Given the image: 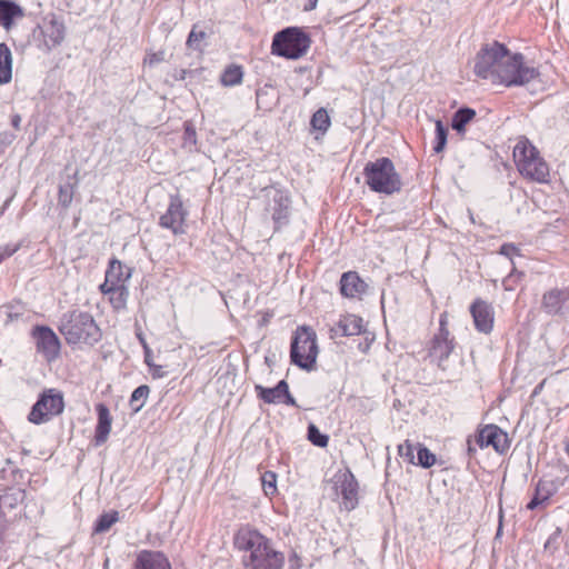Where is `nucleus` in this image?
Masks as SVG:
<instances>
[{
	"mask_svg": "<svg viewBox=\"0 0 569 569\" xmlns=\"http://www.w3.org/2000/svg\"><path fill=\"white\" fill-rule=\"evenodd\" d=\"M523 59L521 53H511L505 44L493 41L477 53L473 70L478 77L507 87L525 86L539 72Z\"/></svg>",
	"mask_w": 569,
	"mask_h": 569,
	"instance_id": "nucleus-1",
	"label": "nucleus"
},
{
	"mask_svg": "<svg viewBox=\"0 0 569 569\" xmlns=\"http://www.w3.org/2000/svg\"><path fill=\"white\" fill-rule=\"evenodd\" d=\"M238 549L248 552L243 563L248 569H282L284 556L277 551L268 538L250 529H241L236 538Z\"/></svg>",
	"mask_w": 569,
	"mask_h": 569,
	"instance_id": "nucleus-2",
	"label": "nucleus"
},
{
	"mask_svg": "<svg viewBox=\"0 0 569 569\" xmlns=\"http://www.w3.org/2000/svg\"><path fill=\"white\" fill-rule=\"evenodd\" d=\"M58 329L68 345L93 346L101 339V330L93 317L79 309L63 313Z\"/></svg>",
	"mask_w": 569,
	"mask_h": 569,
	"instance_id": "nucleus-3",
	"label": "nucleus"
},
{
	"mask_svg": "<svg viewBox=\"0 0 569 569\" xmlns=\"http://www.w3.org/2000/svg\"><path fill=\"white\" fill-rule=\"evenodd\" d=\"M363 176L366 183L375 192L392 194L401 190V178L389 158L369 161L363 168Z\"/></svg>",
	"mask_w": 569,
	"mask_h": 569,
	"instance_id": "nucleus-4",
	"label": "nucleus"
},
{
	"mask_svg": "<svg viewBox=\"0 0 569 569\" xmlns=\"http://www.w3.org/2000/svg\"><path fill=\"white\" fill-rule=\"evenodd\" d=\"M513 159L522 177L539 183L548 182L549 166L528 139L521 138L517 142Z\"/></svg>",
	"mask_w": 569,
	"mask_h": 569,
	"instance_id": "nucleus-5",
	"label": "nucleus"
},
{
	"mask_svg": "<svg viewBox=\"0 0 569 569\" xmlns=\"http://www.w3.org/2000/svg\"><path fill=\"white\" fill-rule=\"evenodd\" d=\"M309 47V37L295 27L276 33L272 40V53L287 59H299L306 54Z\"/></svg>",
	"mask_w": 569,
	"mask_h": 569,
	"instance_id": "nucleus-6",
	"label": "nucleus"
},
{
	"mask_svg": "<svg viewBox=\"0 0 569 569\" xmlns=\"http://www.w3.org/2000/svg\"><path fill=\"white\" fill-rule=\"evenodd\" d=\"M318 356L317 338L313 330L299 328L292 339L290 358L296 366L311 370Z\"/></svg>",
	"mask_w": 569,
	"mask_h": 569,
	"instance_id": "nucleus-7",
	"label": "nucleus"
},
{
	"mask_svg": "<svg viewBox=\"0 0 569 569\" xmlns=\"http://www.w3.org/2000/svg\"><path fill=\"white\" fill-rule=\"evenodd\" d=\"M259 198L264 202L266 212L271 214L276 230L289 222L291 199L287 190L277 186L264 187Z\"/></svg>",
	"mask_w": 569,
	"mask_h": 569,
	"instance_id": "nucleus-8",
	"label": "nucleus"
},
{
	"mask_svg": "<svg viewBox=\"0 0 569 569\" xmlns=\"http://www.w3.org/2000/svg\"><path fill=\"white\" fill-rule=\"evenodd\" d=\"M63 409L62 392L53 388L47 389L40 393L37 402L32 406L28 419L34 425L46 423L53 417L61 415Z\"/></svg>",
	"mask_w": 569,
	"mask_h": 569,
	"instance_id": "nucleus-9",
	"label": "nucleus"
},
{
	"mask_svg": "<svg viewBox=\"0 0 569 569\" xmlns=\"http://www.w3.org/2000/svg\"><path fill=\"white\" fill-rule=\"evenodd\" d=\"M188 211L183 208L181 198L178 194L170 196L166 212L160 217L159 224L169 229L173 234H183Z\"/></svg>",
	"mask_w": 569,
	"mask_h": 569,
	"instance_id": "nucleus-10",
	"label": "nucleus"
},
{
	"mask_svg": "<svg viewBox=\"0 0 569 569\" xmlns=\"http://www.w3.org/2000/svg\"><path fill=\"white\" fill-rule=\"evenodd\" d=\"M541 309L548 316L569 317V286L551 288L542 295Z\"/></svg>",
	"mask_w": 569,
	"mask_h": 569,
	"instance_id": "nucleus-11",
	"label": "nucleus"
},
{
	"mask_svg": "<svg viewBox=\"0 0 569 569\" xmlns=\"http://www.w3.org/2000/svg\"><path fill=\"white\" fill-rule=\"evenodd\" d=\"M32 337L36 340L38 352L42 353L47 361L58 358L61 343L54 331L47 326H36L32 329Z\"/></svg>",
	"mask_w": 569,
	"mask_h": 569,
	"instance_id": "nucleus-12",
	"label": "nucleus"
},
{
	"mask_svg": "<svg viewBox=\"0 0 569 569\" xmlns=\"http://www.w3.org/2000/svg\"><path fill=\"white\" fill-rule=\"evenodd\" d=\"M38 29L42 38V47L48 51L59 46L64 39V24L54 14L44 17Z\"/></svg>",
	"mask_w": 569,
	"mask_h": 569,
	"instance_id": "nucleus-13",
	"label": "nucleus"
},
{
	"mask_svg": "<svg viewBox=\"0 0 569 569\" xmlns=\"http://www.w3.org/2000/svg\"><path fill=\"white\" fill-rule=\"evenodd\" d=\"M455 350V338L451 336H443L436 333L432 341L429 355L438 367L443 371L450 368V358Z\"/></svg>",
	"mask_w": 569,
	"mask_h": 569,
	"instance_id": "nucleus-14",
	"label": "nucleus"
},
{
	"mask_svg": "<svg viewBox=\"0 0 569 569\" xmlns=\"http://www.w3.org/2000/svg\"><path fill=\"white\" fill-rule=\"evenodd\" d=\"M476 442L479 447H492L497 452H505L509 448L508 436L499 427L488 425L483 427L477 438Z\"/></svg>",
	"mask_w": 569,
	"mask_h": 569,
	"instance_id": "nucleus-15",
	"label": "nucleus"
},
{
	"mask_svg": "<svg viewBox=\"0 0 569 569\" xmlns=\"http://www.w3.org/2000/svg\"><path fill=\"white\" fill-rule=\"evenodd\" d=\"M254 390L257 396L266 403L284 402L289 406H296V400L290 395L289 386L286 380L279 381L273 388H264L260 385H256Z\"/></svg>",
	"mask_w": 569,
	"mask_h": 569,
	"instance_id": "nucleus-16",
	"label": "nucleus"
},
{
	"mask_svg": "<svg viewBox=\"0 0 569 569\" xmlns=\"http://www.w3.org/2000/svg\"><path fill=\"white\" fill-rule=\"evenodd\" d=\"M470 312L478 331L489 333L492 330L493 310L488 302L477 299L471 305Z\"/></svg>",
	"mask_w": 569,
	"mask_h": 569,
	"instance_id": "nucleus-17",
	"label": "nucleus"
},
{
	"mask_svg": "<svg viewBox=\"0 0 569 569\" xmlns=\"http://www.w3.org/2000/svg\"><path fill=\"white\" fill-rule=\"evenodd\" d=\"M340 496L341 507L347 510H353L359 502L358 499V482L351 472H347L342 476L340 481Z\"/></svg>",
	"mask_w": 569,
	"mask_h": 569,
	"instance_id": "nucleus-18",
	"label": "nucleus"
},
{
	"mask_svg": "<svg viewBox=\"0 0 569 569\" xmlns=\"http://www.w3.org/2000/svg\"><path fill=\"white\" fill-rule=\"evenodd\" d=\"M133 569H171V565L164 553L142 550L137 555Z\"/></svg>",
	"mask_w": 569,
	"mask_h": 569,
	"instance_id": "nucleus-19",
	"label": "nucleus"
},
{
	"mask_svg": "<svg viewBox=\"0 0 569 569\" xmlns=\"http://www.w3.org/2000/svg\"><path fill=\"white\" fill-rule=\"evenodd\" d=\"M362 331V319L355 316H343L335 326L330 328L332 339L360 335Z\"/></svg>",
	"mask_w": 569,
	"mask_h": 569,
	"instance_id": "nucleus-20",
	"label": "nucleus"
},
{
	"mask_svg": "<svg viewBox=\"0 0 569 569\" xmlns=\"http://www.w3.org/2000/svg\"><path fill=\"white\" fill-rule=\"evenodd\" d=\"M98 415V423L96 426L94 440L96 445H103L109 437L112 423V417L108 407L104 403H98L96 406Z\"/></svg>",
	"mask_w": 569,
	"mask_h": 569,
	"instance_id": "nucleus-21",
	"label": "nucleus"
},
{
	"mask_svg": "<svg viewBox=\"0 0 569 569\" xmlns=\"http://www.w3.org/2000/svg\"><path fill=\"white\" fill-rule=\"evenodd\" d=\"M366 290V283L357 272L348 271L341 276L340 292L342 296L353 298Z\"/></svg>",
	"mask_w": 569,
	"mask_h": 569,
	"instance_id": "nucleus-22",
	"label": "nucleus"
},
{
	"mask_svg": "<svg viewBox=\"0 0 569 569\" xmlns=\"http://www.w3.org/2000/svg\"><path fill=\"white\" fill-rule=\"evenodd\" d=\"M23 17L22 8L13 0H0V27L10 30L14 20Z\"/></svg>",
	"mask_w": 569,
	"mask_h": 569,
	"instance_id": "nucleus-23",
	"label": "nucleus"
},
{
	"mask_svg": "<svg viewBox=\"0 0 569 569\" xmlns=\"http://www.w3.org/2000/svg\"><path fill=\"white\" fill-rule=\"evenodd\" d=\"M106 277L108 278V282H112V286H124V282L131 277V270L123 266L121 261L112 259L109 262Z\"/></svg>",
	"mask_w": 569,
	"mask_h": 569,
	"instance_id": "nucleus-24",
	"label": "nucleus"
},
{
	"mask_svg": "<svg viewBox=\"0 0 569 569\" xmlns=\"http://www.w3.org/2000/svg\"><path fill=\"white\" fill-rule=\"evenodd\" d=\"M553 495L552 482L540 480L535 489L533 497L527 505V509L535 510L538 506L549 500Z\"/></svg>",
	"mask_w": 569,
	"mask_h": 569,
	"instance_id": "nucleus-25",
	"label": "nucleus"
},
{
	"mask_svg": "<svg viewBox=\"0 0 569 569\" xmlns=\"http://www.w3.org/2000/svg\"><path fill=\"white\" fill-rule=\"evenodd\" d=\"M12 79V53L6 43H0V84Z\"/></svg>",
	"mask_w": 569,
	"mask_h": 569,
	"instance_id": "nucleus-26",
	"label": "nucleus"
},
{
	"mask_svg": "<svg viewBox=\"0 0 569 569\" xmlns=\"http://www.w3.org/2000/svg\"><path fill=\"white\" fill-rule=\"evenodd\" d=\"M476 117V111L471 108L463 107L453 113L451 127L458 133H465L466 126Z\"/></svg>",
	"mask_w": 569,
	"mask_h": 569,
	"instance_id": "nucleus-27",
	"label": "nucleus"
},
{
	"mask_svg": "<svg viewBox=\"0 0 569 569\" xmlns=\"http://www.w3.org/2000/svg\"><path fill=\"white\" fill-rule=\"evenodd\" d=\"M24 499V491L21 489H9L0 496V510H11Z\"/></svg>",
	"mask_w": 569,
	"mask_h": 569,
	"instance_id": "nucleus-28",
	"label": "nucleus"
},
{
	"mask_svg": "<svg viewBox=\"0 0 569 569\" xmlns=\"http://www.w3.org/2000/svg\"><path fill=\"white\" fill-rule=\"evenodd\" d=\"M150 389L147 385L139 386L133 390L130 397V407L133 412H139L149 396Z\"/></svg>",
	"mask_w": 569,
	"mask_h": 569,
	"instance_id": "nucleus-29",
	"label": "nucleus"
},
{
	"mask_svg": "<svg viewBox=\"0 0 569 569\" xmlns=\"http://www.w3.org/2000/svg\"><path fill=\"white\" fill-rule=\"evenodd\" d=\"M310 124L315 130L325 133L330 127V118L327 110L323 108L318 109L313 113Z\"/></svg>",
	"mask_w": 569,
	"mask_h": 569,
	"instance_id": "nucleus-30",
	"label": "nucleus"
},
{
	"mask_svg": "<svg viewBox=\"0 0 569 569\" xmlns=\"http://www.w3.org/2000/svg\"><path fill=\"white\" fill-rule=\"evenodd\" d=\"M242 70L238 66L228 67L221 76V82L224 86H236L242 81Z\"/></svg>",
	"mask_w": 569,
	"mask_h": 569,
	"instance_id": "nucleus-31",
	"label": "nucleus"
},
{
	"mask_svg": "<svg viewBox=\"0 0 569 569\" xmlns=\"http://www.w3.org/2000/svg\"><path fill=\"white\" fill-rule=\"evenodd\" d=\"M308 440L320 448H325L328 446L329 437L322 433L318 427L313 423L308 426Z\"/></svg>",
	"mask_w": 569,
	"mask_h": 569,
	"instance_id": "nucleus-32",
	"label": "nucleus"
},
{
	"mask_svg": "<svg viewBox=\"0 0 569 569\" xmlns=\"http://www.w3.org/2000/svg\"><path fill=\"white\" fill-rule=\"evenodd\" d=\"M76 184H77V182H74V183L67 182L59 187L58 201H59V204L62 206L63 208H68L71 204Z\"/></svg>",
	"mask_w": 569,
	"mask_h": 569,
	"instance_id": "nucleus-33",
	"label": "nucleus"
},
{
	"mask_svg": "<svg viewBox=\"0 0 569 569\" xmlns=\"http://www.w3.org/2000/svg\"><path fill=\"white\" fill-rule=\"evenodd\" d=\"M436 462V456L426 447L418 445L417 448V462L415 465L423 468H430Z\"/></svg>",
	"mask_w": 569,
	"mask_h": 569,
	"instance_id": "nucleus-34",
	"label": "nucleus"
},
{
	"mask_svg": "<svg viewBox=\"0 0 569 569\" xmlns=\"http://www.w3.org/2000/svg\"><path fill=\"white\" fill-rule=\"evenodd\" d=\"M436 144L433 147V151L436 153H440L443 151L447 144V134L448 129L443 126L441 120H436Z\"/></svg>",
	"mask_w": 569,
	"mask_h": 569,
	"instance_id": "nucleus-35",
	"label": "nucleus"
},
{
	"mask_svg": "<svg viewBox=\"0 0 569 569\" xmlns=\"http://www.w3.org/2000/svg\"><path fill=\"white\" fill-rule=\"evenodd\" d=\"M118 521V512L103 513L99 517L94 530L96 532H106L113 523Z\"/></svg>",
	"mask_w": 569,
	"mask_h": 569,
	"instance_id": "nucleus-36",
	"label": "nucleus"
},
{
	"mask_svg": "<svg viewBox=\"0 0 569 569\" xmlns=\"http://www.w3.org/2000/svg\"><path fill=\"white\" fill-rule=\"evenodd\" d=\"M128 291L124 286H118L116 290H113L112 295L109 297V300L114 309H123L127 302Z\"/></svg>",
	"mask_w": 569,
	"mask_h": 569,
	"instance_id": "nucleus-37",
	"label": "nucleus"
},
{
	"mask_svg": "<svg viewBox=\"0 0 569 569\" xmlns=\"http://www.w3.org/2000/svg\"><path fill=\"white\" fill-rule=\"evenodd\" d=\"M416 446L411 443L409 440L405 441L403 443L399 445L398 452L401 458H403L409 463H415V450Z\"/></svg>",
	"mask_w": 569,
	"mask_h": 569,
	"instance_id": "nucleus-38",
	"label": "nucleus"
},
{
	"mask_svg": "<svg viewBox=\"0 0 569 569\" xmlns=\"http://www.w3.org/2000/svg\"><path fill=\"white\" fill-rule=\"evenodd\" d=\"M276 473L271 471H267L263 473L261 481H262V488L267 496H272L277 491L276 487Z\"/></svg>",
	"mask_w": 569,
	"mask_h": 569,
	"instance_id": "nucleus-39",
	"label": "nucleus"
},
{
	"mask_svg": "<svg viewBox=\"0 0 569 569\" xmlns=\"http://www.w3.org/2000/svg\"><path fill=\"white\" fill-rule=\"evenodd\" d=\"M206 37V33L203 31H197L196 28H193L187 39V44L190 48L198 49L199 42H201Z\"/></svg>",
	"mask_w": 569,
	"mask_h": 569,
	"instance_id": "nucleus-40",
	"label": "nucleus"
},
{
	"mask_svg": "<svg viewBox=\"0 0 569 569\" xmlns=\"http://www.w3.org/2000/svg\"><path fill=\"white\" fill-rule=\"evenodd\" d=\"M18 246H4L0 248V263L18 251Z\"/></svg>",
	"mask_w": 569,
	"mask_h": 569,
	"instance_id": "nucleus-41",
	"label": "nucleus"
},
{
	"mask_svg": "<svg viewBox=\"0 0 569 569\" xmlns=\"http://www.w3.org/2000/svg\"><path fill=\"white\" fill-rule=\"evenodd\" d=\"M447 325H448V318H447V313L443 312L440 315V320H439V331L438 333H442L443 336H450V332L447 328Z\"/></svg>",
	"mask_w": 569,
	"mask_h": 569,
	"instance_id": "nucleus-42",
	"label": "nucleus"
},
{
	"mask_svg": "<svg viewBox=\"0 0 569 569\" xmlns=\"http://www.w3.org/2000/svg\"><path fill=\"white\" fill-rule=\"evenodd\" d=\"M117 287L118 286H112V282H108V278L106 277L104 282L100 286V291L110 297Z\"/></svg>",
	"mask_w": 569,
	"mask_h": 569,
	"instance_id": "nucleus-43",
	"label": "nucleus"
},
{
	"mask_svg": "<svg viewBox=\"0 0 569 569\" xmlns=\"http://www.w3.org/2000/svg\"><path fill=\"white\" fill-rule=\"evenodd\" d=\"M517 248L511 243H505L500 248V253L506 257H511L513 253H516Z\"/></svg>",
	"mask_w": 569,
	"mask_h": 569,
	"instance_id": "nucleus-44",
	"label": "nucleus"
},
{
	"mask_svg": "<svg viewBox=\"0 0 569 569\" xmlns=\"http://www.w3.org/2000/svg\"><path fill=\"white\" fill-rule=\"evenodd\" d=\"M523 276V272H518L516 269H513L509 276L505 279L503 283L506 286V289H511L509 287V283L515 280V278H521Z\"/></svg>",
	"mask_w": 569,
	"mask_h": 569,
	"instance_id": "nucleus-45",
	"label": "nucleus"
},
{
	"mask_svg": "<svg viewBox=\"0 0 569 569\" xmlns=\"http://www.w3.org/2000/svg\"><path fill=\"white\" fill-rule=\"evenodd\" d=\"M144 362L149 368H152V351L147 343H144Z\"/></svg>",
	"mask_w": 569,
	"mask_h": 569,
	"instance_id": "nucleus-46",
	"label": "nucleus"
},
{
	"mask_svg": "<svg viewBox=\"0 0 569 569\" xmlns=\"http://www.w3.org/2000/svg\"><path fill=\"white\" fill-rule=\"evenodd\" d=\"M150 372L153 378H162L164 376L162 367L156 363H153L152 368H150Z\"/></svg>",
	"mask_w": 569,
	"mask_h": 569,
	"instance_id": "nucleus-47",
	"label": "nucleus"
},
{
	"mask_svg": "<svg viewBox=\"0 0 569 569\" xmlns=\"http://www.w3.org/2000/svg\"><path fill=\"white\" fill-rule=\"evenodd\" d=\"M184 134L187 140H192L193 142L196 141V131L193 128L187 126Z\"/></svg>",
	"mask_w": 569,
	"mask_h": 569,
	"instance_id": "nucleus-48",
	"label": "nucleus"
},
{
	"mask_svg": "<svg viewBox=\"0 0 569 569\" xmlns=\"http://www.w3.org/2000/svg\"><path fill=\"white\" fill-rule=\"evenodd\" d=\"M319 0H307V3L303 6L305 11L315 10Z\"/></svg>",
	"mask_w": 569,
	"mask_h": 569,
	"instance_id": "nucleus-49",
	"label": "nucleus"
},
{
	"mask_svg": "<svg viewBox=\"0 0 569 569\" xmlns=\"http://www.w3.org/2000/svg\"><path fill=\"white\" fill-rule=\"evenodd\" d=\"M20 123H21V117L20 114H13L11 117V124L14 129L19 130L20 129Z\"/></svg>",
	"mask_w": 569,
	"mask_h": 569,
	"instance_id": "nucleus-50",
	"label": "nucleus"
},
{
	"mask_svg": "<svg viewBox=\"0 0 569 569\" xmlns=\"http://www.w3.org/2000/svg\"><path fill=\"white\" fill-rule=\"evenodd\" d=\"M0 529H4V510H0Z\"/></svg>",
	"mask_w": 569,
	"mask_h": 569,
	"instance_id": "nucleus-51",
	"label": "nucleus"
},
{
	"mask_svg": "<svg viewBox=\"0 0 569 569\" xmlns=\"http://www.w3.org/2000/svg\"><path fill=\"white\" fill-rule=\"evenodd\" d=\"M467 445H468V452L471 456L476 451V449L472 447V441L470 439H468Z\"/></svg>",
	"mask_w": 569,
	"mask_h": 569,
	"instance_id": "nucleus-52",
	"label": "nucleus"
},
{
	"mask_svg": "<svg viewBox=\"0 0 569 569\" xmlns=\"http://www.w3.org/2000/svg\"><path fill=\"white\" fill-rule=\"evenodd\" d=\"M139 340H140V342L142 343V347L144 348V343H147V342H146V340L143 339V337L139 336Z\"/></svg>",
	"mask_w": 569,
	"mask_h": 569,
	"instance_id": "nucleus-53",
	"label": "nucleus"
},
{
	"mask_svg": "<svg viewBox=\"0 0 569 569\" xmlns=\"http://www.w3.org/2000/svg\"><path fill=\"white\" fill-rule=\"evenodd\" d=\"M501 529H502V526H501V523H500V525H499V527H498V531H497V535H498V536L500 535Z\"/></svg>",
	"mask_w": 569,
	"mask_h": 569,
	"instance_id": "nucleus-54",
	"label": "nucleus"
}]
</instances>
